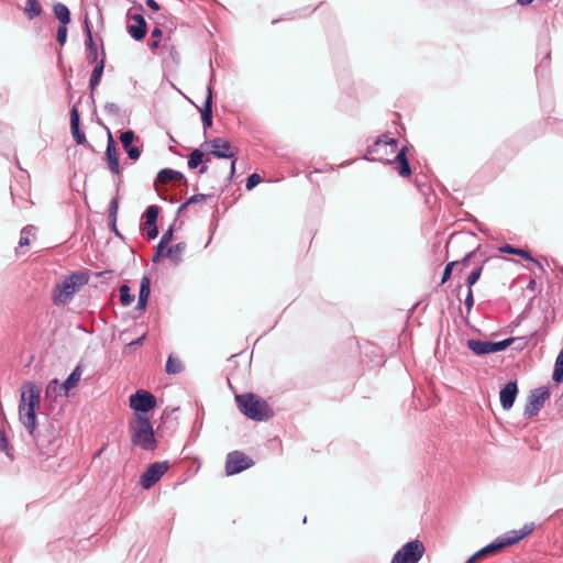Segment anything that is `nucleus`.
<instances>
[{"label": "nucleus", "mask_w": 563, "mask_h": 563, "mask_svg": "<svg viewBox=\"0 0 563 563\" xmlns=\"http://www.w3.org/2000/svg\"><path fill=\"white\" fill-rule=\"evenodd\" d=\"M424 552V544L420 540H411L394 554L391 563H418Z\"/></svg>", "instance_id": "6"}, {"label": "nucleus", "mask_w": 563, "mask_h": 563, "mask_svg": "<svg viewBox=\"0 0 563 563\" xmlns=\"http://www.w3.org/2000/svg\"><path fill=\"white\" fill-rule=\"evenodd\" d=\"M56 41L63 46L67 41V25L59 24Z\"/></svg>", "instance_id": "49"}, {"label": "nucleus", "mask_w": 563, "mask_h": 563, "mask_svg": "<svg viewBox=\"0 0 563 563\" xmlns=\"http://www.w3.org/2000/svg\"><path fill=\"white\" fill-rule=\"evenodd\" d=\"M467 347L476 355H485L490 353V341H482L470 339Z\"/></svg>", "instance_id": "32"}, {"label": "nucleus", "mask_w": 563, "mask_h": 563, "mask_svg": "<svg viewBox=\"0 0 563 563\" xmlns=\"http://www.w3.org/2000/svg\"><path fill=\"white\" fill-rule=\"evenodd\" d=\"M186 249L187 244L185 242H178L175 245L167 246L165 255L174 265H179Z\"/></svg>", "instance_id": "27"}, {"label": "nucleus", "mask_w": 563, "mask_h": 563, "mask_svg": "<svg viewBox=\"0 0 563 563\" xmlns=\"http://www.w3.org/2000/svg\"><path fill=\"white\" fill-rule=\"evenodd\" d=\"M483 257H486L485 253L482 252V247H481V245H478L476 249L467 252L464 255V257L461 261H459L460 262L459 264H461L462 267L465 268V267H467L471 264L472 260H478L479 261Z\"/></svg>", "instance_id": "37"}, {"label": "nucleus", "mask_w": 563, "mask_h": 563, "mask_svg": "<svg viewBox=\"0 0 563 563\" xmlns=\"http://www.w3.org/2000/svg\"><path fill=\"white\" fill-rule=\"evenodd\" d=\"M173 232H174L173 227H169L168 230H166L163 233V235H162V238L159 240L162 245H166L167 246V244L169 242H172V240H173Z\"/></svg>", "instance_id": "52"}, {"label": "nucleus", "mask_w": 563, "mask_h": 563, "mask_svg": "<svg viewBox=\"0 0 563 563\" xmlns=\"http://www.w3.org/2000/svg\"><path fill=\"white\" fill-rule=\"evenodd\" d=\"M235 402L239 410L254 421H267L274 417L273 408L256 394L245 393L236 395Z\"/></svg>", "instance_id": "1"}, {"label": "nucleus", "mask_w": 563, "mask_h": 563, "mask_svg": "<svg viewBox=\"0 0 563 563\" xmlns=\"http://www.w3.org/2000/svg\"><path fill=\"white\" fill-rule=\"evenodd\" d=\"M489 257H483L475 264L473 271L466 278L467 288H472L481 278L485 264L488 262Z\"/></svg>", "instance_id": "31"}, {"label": "nucleus", "mask_w": 563, "mask_h": 563, "mask_svg": "<svg viewBox=\"0 0 563 563\" xmlns=\"http://www.w3.org/2000/svg\"><path fill=\"white\" fill-rule=\"evenodd\" d=\"M104 161L107 163L108 169L112 174H114V175L121 174L117 144H115V141L110 131L108 132V143H107V148L104 152Z\"/></svg>", "instance_id": "15"}, {"label": "nucleus", "mask_w": 563, "mask_h": 563, "mask_svg": "<svg viewBox=\"0 0 563 563\" xmlns=\"http://www.w3.org/2000/svg\"><path fill=\"white\" fill-rule=\"evenodd\" d=\"M70 131L75 142L79 145L91 146L86 137V134L80 130V114L76 104L70 109Z\"/></svg>", "instance_id": "18"}, {"label": "nucleus", "mask_w": 563, "mask_h": 563, "mask_svg": "<svg viewBox=\"0 0 563 563\" xmlns=\"http://www.w3.org/2000/svg\"><path fill=\"white\" fill-rule=\"evenodd\" d=\"M43 12L42 4L38 0H26L24 7V14L29 20L40 16Z\"/></svg>", "instance_id": "34"}, {"label": "nucleus", "mask_w": 563, "mask_h": 563, "mask_svg": "<svg viewBox=\"0 0 563 563\" xmlns=\"http://www.w3.org/2000/svg\"><path fill=\"white\" fill-rule=\"evenodd\" d=\"M104 111L111 115H120V107L114 102H107L104 104Z\"/></svg>", "instance_id": "51"}, {"label": "nucleus", "mask_w": 563, "mask_h": 563, "mask_svg": "<svg viewBox=\"0 0 563 563\" xmlns=\"http://www.w3.org/2000/svg\"><path fill=\"white\" fill-rule=\"evenodd\" d=\"M88 283L86 273H73L66 277L60 284L55 286L53 291V301L55 305L67 303L80 286Z\"/></svg>", "instance_id": "4"}, {"label": "nucleus", "mask_w": 563, "mask_h": 563, "mask_svg": "<svg viewBox=\"0 0 563 563\" xmlns=\"http://www.w3.org/2000/svg\"><path fill=\"white\" fill-rule=\"evenodd\" d=\"M254 465V461L244 452L232 451L225 459V473L227 475L239 474Z\"/></svg>", "instance_id": "10"}, {"label": "nucleus", "mask_w": 563, "mask_h": 563, "mask_svg": "<svg viewBox=\"0 0 563 563\" xmlns=\"http://www.w3.org/2000/svg\"><path fill=\"white\" fill-rule=\"evenodd\" d=\"M53 11L60 24L67 25L70 23V11L67 5L57 2L53 5Z\"/></svg>", "instance_id": "33"}, {"label": "nucleus", "mask_w": 563, "mask_h": 563, "mask_svg": "<svg viewBox=\"0 0 563 563\" xmlns=\"http://www.w3.org/2000/svg\"><path fill=\"white\" fill-rule=\"evenodd\" d=\"M151 292V279L148 276L144 275L141 279L140 290H139V300H137V309H144L147 305L148 297Z\"/></svg>", "instance_id": "28"}, {"label": "nucleus", "mask_w": 563, "mask_h": 563, "mask_svg": "<svg viewBox=\"0 0 563 563\" xmlns=\"http://www.w3.org/2000/svg\"><path fill=\"white\" fill-rule=\"evenodd\" d=\"M145 3L150 9L154 11H158L161 9V5L156 0H146Z\"/></svg>", "instance_id": "54"}, {"label": "nucleus", "mask_w": 563, "mask_h": 563, "mask_svg": "<svg viewBox=\"0 0 563 563\" xmlns=\"http://www.w3.org/2000/svg\"><path fill=\"white\" fill-rule=\"evenodd\" d=\"M118 210H119V196L115 195L114 197H112V199L110 200V203H109V209H108L109 227H110V230L118 238L123 240L124 238L121 234V232L118 230V227H117Z\"/></svg>", "instance_id": "26"}, {"label": "nucleus", "mask_w": 563, "mask_h": 563, "mask_svg": "<svg viewBox=\"0 0 563 563\" xmlns=\"http://www.w3.org/2000/svg\"><path fill=\"white\" fill-rule=\"evenodd\" d=\"M209 197H211V195H206V194H195V195H192L184 203H181L179 206L178 213H180L181 211L186 210L190 205L203 201V200H206Z\"/></svg>", "instance_id": "41"}, {"label": "nucleus", "mask_w": 563, "mask_h": 563, "mask_svg": "<svg viewBox=\"0 0 563 563\" xmlns=\"http://www.w3.org/2000/svg\"><path fill=\"white\" fill-rule=\"evenodd\" d=\"M119 139L129 158L137 161L141 156V150L137 146L132 145L135 140L139 141L135 133L132 130H126L120 134Z\"/></svg>", "instance_id": "20"}, {"label": "nucleus", "mask_w": 563, "mask_h": 563, "mask_svg": "<svg viewBox=\"0 0 563 563\" xmlns=\"http://www.w3.org/2000/svg\"><path fill=\"white\" fill-rule=\"evenodd\" d=\"M41 405V389L34 382H24L21 388V398L19 406L40 408Z\"/></svg>", "instance_id": "13"}, {"label": "nucleus", "mask_w": 563, "mask_h": 563, "mask_svg": "<svg viewBox=\"0 0 563 563\" xmlns=\"http://www.w3.org/2000/svg\"><path fill=\"white\" fill-rule=\"evenodd\" d=\"M534 530V523H526L519 531H510L500 536V539L505 545V548L511 547L518 543L523 538L528 537Z\"/></svg>", "instance_id": "22"}, {"label": "nucleus", "mask_w": 563, "mask_h": 563, "mask_svg": "<svg viewBox=\"0 0 563 563\" xmlns=\"http://www.w3.org/2000/svg\"><path fill=\"white\" fill-rule=\"evenodd\" d=\"M34 229H35L34 225L29 224V225H25L21 230V236H20V241H19V246L20 247H24V246L30 245L29 236L33 233Z\"/></svg>", "instance_id": "43"}, {"label": "nucleus", "mask_w": 563, "mask_h": 563, "mask_svg": "<svg viewBox=\"0 0 563 563\" xmlns=\"http://www.w3.org/2000/svg\"><path fill=\"white\" fill-rule=\"evenodd\" d=\"M137 8H139L140 11H143L142 4H139Z\"/></svg>", "instance_id": "63"}, {"label": "nucleus", "mask_w": 563, "mask_h": 563, "mask_svg": "<svg viewBox=\"0 0 563 563\" xmlns=\"http://www.w3.org/2000/svg\"><path fill=\"white\" fill-rule=\"evenodd\" d=\"M261 180H262V178L257 173L251 174L246 179V184H245L246 190L254 189L261 183Z\"/></svg>", "instance_id": "48"}, {"label": "nucleus", "mask_w": 563, "mask_h": 563, "mask_svg": "<svg viewBox=\"0 0 563 563\" xmlns=\"http://www.w3.org/2000/svg\"><path fill=\"white\" fill-rule=\"evenodd\" d=\"M184 365L181 361L173 355H169L166 362L165 371L167 374L176 375L181 373Z\"/></svg>", "instance_id": "38"}, {"label": "nucleus", "mask_w": 563, "mask_h": 563, "mask_svg": "<svg viewBox=\"0 0 563 563\" xmlns=\"http://www.w3.org/2000/svg\"><path fill=\"white\" fill-rule=\"evenodd\" d=\"M552 379L556 385L563 382V347L556 356Z\"/></svg>", "instance_id": "36"}, {"label": "nucleus", "mask_w": 563, "mask_h": 563, "mask_svg": "<svg viewBox=\"0 0 563 563\" xmlns=\"http://www.w3.org/2000/svg\"><path fill=\"white\" fill-rule=\"evenodd\" d=\"M119 291L122 306H130L134 301V295L131 294V289L126 284L121 285Z\"/></svg>", "instance_id": "39"}, {"label": "nucleus", "mask_w": 563, "mask_h": 563, "mask_svg": "<svg viewBox=\"0 0 563 563\" xmlns=\"http://www.w3.org/2000/svg\"><path fill=\"white\" fill-rule=\"evenodd\" d=\"M459 261H452V262H449L445 267H444V271H443V274H442V278H441V284L443 285L444 283H446L450 278H451V275H452V272H453V268L459 265Z\"/></svg>", "instance_id": "47"}, {"label": "nucleus", "mask_w": 563, "mask_h": 563, "mask_svg": "<svg viewBox=\"0 0 563 563\" xmlns=\"http://www.w3.org/2000/svg\"><path fill=\"white\" fill-rule=\"evenodd\" d=\"M203 162V152L199 148H195L188 159V167L190 169H196Z\"/></svg>", "instance_id": "40"}, {"label": "nucleus", "mask_w": 563, "mask_h": 563, "mask_svg": "<svg viewBox=\"0 0 563 563\" xmlns=\"http://www.w3.org/2000/svg\"><path fill=\"white\" fill-rule=\"evenodd\" d=\"M144 339H145V335H142V336L137 338L136 340H134V341L130 342V343L128 344V346H129V347H132V346H140V345H142V344H143Z\"/></svg>", "instance_id": "56"}, {"label": "nucleus", "mask_w": 563, "mask_h": 563, "mask_svg": "<svg viewBox=\"0 0 563 563\" xmlns=\"http://www.w3.org/2000/svg\"><path fill=\"white\" fill-rule=\"evenodd\" d=\"M505 549V545L498 537L495 541L487 544L486 547L482 548L477 552H475L473 555H471L465 563H477L479 560L485 559L490 555H495L499 553L501 550Z\"/></svg>", "instance_id": "19"}, {"label": "nucleus", "mask_w": 563, "mask_h": 563, "mask_svg": "<svg viewBox=\"0 0 563 563\" xmlns=\"http://www.w3.org/2000/svg\"><path fill=\"white\" fill-rule=\"evenodd\" d=\"M499 251H500L501 253H508V254L519 255V256L523 257L525 260H527V261H529V262L534 263V264H536V265H538L541 269H543L542 264H541L538 260L533 258V257L531 256V254H530L528 251L523 250V249H518V247H515V246H512V245H510V244H505V245H503V246H500V247H499Z\"/></svg>", "instance_id": "29"}, {"label": "nucleus", "mask_w": 563, "mask_h": 563, "mask_svg": "<svg viewBox=\"0 0 563 563\" xmlns=\"http://www.w3.org/2000/svg\"><path fill=\"white\" fill-rule=\"evenodd\" d=\"M550 398V390L548 387H539L530 391L528 401L526 404L523 415L527 418L537 416L543 408L544 402Z\"/></svg>", "instance_id": "8"}, {"label": "nucleus", "mask_w": 563, "mask_h": 563, "mask_svg": "<svg viewBox=\"0 0 563 563\" xmlns=\"http://www.w3.org/2000/svg\"><path fill=\"white\" fill-rule=\"evenodd\" d=\"M397 148L398 141L391 137L389 133H384L379 135L373 144L367 146L364 158L366 161L387 164L390 157L397 152Z\"/></svg>", "instance_id": "3"}, {"label": "nucleus", "mask_w": 563, "mask_h": 563, "mask_svg": "<svg viewBox=\"0 0 563 563\" xmlns=\"http://www.w3.org/2000/svg\"><path fill=\"white\" fill-rule=\"evenodd\" d=\"M128 16V24H126V31L130 34V36L140 42L144 40L146 32H147V24L142 13H134L132 14L130 11L126 14Z\"/></svg>", "instance_id": "14"}, {"label": "nucleus", "mask_w": 563, "mask_h": 563, "mask_svg": "<svg viewBox=\"0 0 563 563\" xmlns=\"http://www.w3.org/2000/svg\"><path fill=\"white\" fill-rule=\"evenodd\" d=\"M163 51L166 52L175 65H179L181 57L177 47L170 43V36H167L162 46Z\"/></svg>", "instance_id": "35"}, {"label": "nucleus", "mask_w": 563, "mask_h": 563, "mask_svg": "<svg viewBox=\"0 0 563 563\" xmlns=\"http://www.w3.org/2000/svg\"><path fill=\"white\" fill-rule=\"evenodd\" d=\"M129 429L132 445L140 446L144 451H154L157 448V441L148 417L137 415L130 422Z\"/></svg>", "instance_id": "2"}, {"label": "nucleus", "mask_w": 563, "mask_h": 563, "mask_svg": "<svg viewBox=\"0 0 563 563\" xmlns=\"http://www.w3.org/2000/svg\"><path fill=\"white\" fill-rule=\"evenodd\" d=\"M30 437L32 438L40 455L51 456L55 454L57 449V438L53 435L52 431H38L36 428L34 433L30 434Z\"/></svg>", "instance_id": "7"}, {"label": "nucleus", "mask_w": 563, "mask_h": 563, "mask_svg": "<svg viewBox=\"0 0 563 563\" xmlns=\"http://www.w3.org/2000/svg\"><path fill=\"white\" fill-rule=\"evenodd\" d=\"M408 148H412V146L407 144L400 150L397 148V152L393 155L394 157H390V161L387 162V164L391 165L402 178H408L412 174V169L407 157Z\"/></svg>", "instance_id": "12"}, {"label": "nucleus", "mask_w": 563, "mask_h": 563, "mask_svg": "<svg viewBox=\"0 0 563 563\" xmlns=\"http://www.w3.org/2000/svg\"><path fill=\"white\" fill-rule=\"evenodd\" d=\"M168 468V461L154 462L150 464L145 472L141 475V486L144 489H150L164 476Z\"/></svg>", "instance_id": "11"}, {"label": "nucleus", "mask_w": 563, "mask_h": 563, "mask_svg": "<svg viewBox=\"0 0 563 563\" xmlns=\"http://www.w3.org/2000/svg\"><path fill=\"white\" fill-rule=\"evenodd\" d=\"M161 46V42L158 40H154L148 44L151 51H154Z\"/></svg>", "instance_id": "57"}, {"label": "nucleus", "mask_w": 563, "mask_h": 563, "mask_svg": "<svg viewBox=\"0 0 563 563\" xmlns=\"http://www.w3.org/2000/svg\"><path fill=\"white\" fill-rule=\"evenodd\" d=\"M19 421L25 428L29 434H33L37 427L38 408L19 406Z\"/></svg>", "instance_id": "17"}, {"label": "nucleus", "mask_w": 563, "mask_h": 563, "mask_svg": "<svg viewBox=\"0 0 563 563\" xmlns=\"http://www.w3.org/2000/svg\"><path fill=\"white\" fill-rule=\"evenodd\" d=\"M207 145L211 146V151L209 152L210 155L218 158H233L231 162V169L229 175V179H232L235 174V155L238 154V148L233 146L228 140L222 137H214L210 141H205L201 144V147Z\"/></svg>", "instance_id": "5"}, {"label": "nucleus", "mask_w": 563, "mask_h": 563, "mask_svg": "<svg viewBox=\"0 0 563 563\" xmlns=\"http://www.w3.org/2000/svg\"><path fill=\"white\" fill-rule=\"evenodd\" d=\"M533 285H534V280H531L529 284V288H532Z\"/></svg>", "instance_id": "62"}, {"label": "nucleus", "mask_w": 563, "mask_h": 563, "mask_svg": "<svg viewBox=\"0 0 563 563\" xmlns=\"http://www.w3.org/2000/svg\"><path fill=\"white\" fill-rule=\"evenodd\" d=\"M130 407L137 415H144L156 407V397L144 389L136 390L130 396Z\"/></svg>", "instance_id": "9"}, {"label": "nucleus", "mask_w": 563, "mask_h": 563, "mask_svg": "<svg viewBox=\"0 0 563 563\" xmlns=\"http://www.w3.org/2000/svg\"><path fill=\"white\" fill-rule=\"evenodd\" d=\"M518 395V386L516 380L508 382L499 393L503 409L509 410Z\"/></svg>", "instance_id": "23"}, {"label": "nucleus", "mask_w": 563, "mask_h": 563, "mask_svg": "<svg viewBox=\"0 0 563 563\" xmlns=\"http://www.w3.org/2000/svg\"><path fill=\"white\" fill-rule=\"evenodd\" d=\"M104 66H106V53H104V49L102 48L101 58L95 65L91 76H90L89 89H90L91 97H93L95 90L100 82V79H101L103 70H104Z\"/></svg>", "instance_id": "24"}, {"label": "nucleus", "mask_w": 563, "mask_h": 563, "mask_svg": "<svg viewBox=\"0 0 563 563\" xmlns=\"http://www.w3.org/2000/svg\"><path fill=\"white\" fill-rule=\"evenodd\" d=\"M166 249L167 246L166 245H162L161 242H158V244L155 246V251L153 253V256H152V262L157 264L161 262V260L166 256L165 253H166Z\"/></svg>", "instance_id": "46"}, {"label": "nucleus", "mask_w": 563, "mask_h": 563, "mask_svg": "<svg viewBox=\"0 0 563 563\" xmlns=\"http://www.w3.org/2000/svg\"><path fill=\"white\" fill-rule=\"evenodd\" d=\"M81 374L82 369L80 364H78L68 375L66 380L59 386V390H64L65 394H67L71 388L77 386L78 382L80 380Z\"/></svg>", "instance_id": "30"}, {"label": "nucleus", "mask_w": 563, "mask_h": 563, "mask_svg": "<svg viewBox=\"0 0 563 563\" xmlns=\"http://www.w3.org/2000/svg\"><path fill=\"white\" fill-rule=\"evenodd\" d=\"M208 170V166L207 165H202L200 168H199V174L202 175V174H206Z\"/></svg>", "instance_id": "60"}, {"label": "nucleus", "mask_w": 563, "mask_h": 563, "mask_svg": "<svg viewBox=\"0 0 563 563\" xmlns=\"http://www.w3.org/2000/svg\"><path fill=\"white\" fill-rule=\"evenodd\" d=\"M518 4L525 7V5H529L530 3H532L533 0H516Z\"/></svg>", "instance_id": "59"}, {"label": "nucleus", "mask_w": 563, "mask_h": 563, "mask_svg": "<svg viewBox=\"0 0 563 563\" xmlns=\"http://www.w3.org/2000/svg\"><path fill=\"white\" fill-rule=\"evenodd\" d=\"M57 384H58V380L55 378V379H53V380L47 385V387H46V396H48V395H49L52 386H53V385H55V386H56Z\"/></svg>", "instance_id": "58"}, {"label": "nucleus", "mask_w": 563, "mask_h": 563, "mask_svg": "<svg viewBox=\"0 0 563 563\" xmlns=\"http://www.w3.org/2000/svg\"><path fill=\"white\" fill-rule=\"evenodd\" d=\"M170 181H179L185 185L187 184V179L181 172L172 168L161 169L156 176V183L166 185Z\"/></svg>", "instance_id": "25"}, {"label": "nucleus", "mask_w": 563, "mask_h": 563, "mask_svg": "<svg viewBox=\"0 0 563 563\" xmlns=\"http://www.w3.org/2000/svg\"><path fill=\"white\" fill-rule=\"evenodd\" d=\"M9 440L3 431L0 430V451H8Z\"/></svg>", "instance_id": "53"}, {"label": "nucleus", "mask_w": 563, "mask_h": 563, "mask_svg": "<svg viewBox=\"0 0 563 563\" xmlns=\"http://www.w3.org/2000/svg\"><path fill=\"white\" fill-rule=\"evenodd\" d=\"M142 230L146 233L150 240H154L158 235V228L156 222L144 221Z\"/></svg>", "instance_id": "42"}, {"label": "nucleus", "mask_w": 563, "mask_h": 563, "mask_svg": "<svg viewBox=\"0 0 563 563\" xmlns=\"http://www.w3.org/2000/svg\"><path fill=\"white\" fill-rule=\"evenodd\" d=\"M515 341V338H508L503 341L492 342L490 341V353H496L506 350Z\"/></svg>", "instance_id": "44"}, {"label": "nucleus", "mask_w": 563, "mask_h": 563, "mask_svg": "<svg viewBox=\"0 0 563 563\" xmlns=\"http://www.w3.org/2000/svg\"><path fill=\"white\" fill-rule=\"evenodd\" d=\"M212 85L211 82L207 86L206 100L201 108H199L201 114V122L203 132L206 133L209 128L212 126Z\"/></svg>", "instance_id": "21"}, {"label": "nucleus", "mask_w": 563, "mask_h": 563, "mask_svg": "<svg viewBox=\"0 0 563 563\" xmlns=\"http://www.w3.org/2000/svg\"><path fill=\"white\" fill-rule=\"evenodd\" d=\"M159 210V207L156 205L148 206L144 212L145 221L157 222Z\"/></svg>", "instance_id": "45"}, {"label": "nucleus", "mask_w": 563, "mask_h": 563, "mask_svg": "<svg viewBox=\"0 0 563 563\" xmlns=\"http://www.w3.org/2000/svg\"><path fill=\"white\" fill-rule=\"evenodd\" d=\"M84 32L86 34L85 47H86V58L91 64H97L99 54L97 43L92 37L91 25L88 16L86 15L84 21Z\"/></svg>", "instance_id": "16"}, {"label": "nucleus", "mask_w": 563, "mask_h": 563, "mask_svg": "<svg viewBox=\"0 0 563 563\" xmlns=\"http://www.w3.org/2000/svg\"><path fill=\"white\" fill-rule=\"evenodd\" d=\"M151 36H152L153 38H159V37H162V36H163V31H162V29H161V27H158V26H155V27L152 30V32H151Z\"/></svg>", "instance_id": "55"}, {"label": "nucleus", "mask_w": 563, "mask_h": 563, "mask_svg": "<svg viewBox=\"0 0 563 563\" xmlns=\"http://www.w3.org/2000/svg\"><path fill=\"white\" fill-rule=\"evenodd\" d=\"M464 305L467 310V313H470L474 306V295H473L472 288H467V294L465 296Z\"/></svg>", "instance_id": "50"}, {"label": "nucleus", "mask_w": 563, "mask_h": 563, "mask_svg": "<svg viewBox=\"0 0 563 563\" xmlns=\"http://www.w3.org/2000/svg\"><path fill=\"white\" fill-rule=\"evenodd\" d=\"M103 450H104V448L100 449V450L98 451V453L96 454V456H100V455H101V453L103 452Z\"/></svg>", "instance_id": "61"}]
</instances>
